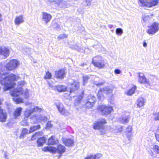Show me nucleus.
Returning a JSON list of instances; mask_svg holds the SVG:
<instances>
[{
	"label": "nucleus",
	"instance_id": "f257e3e1",
	"mask_svg": "<svg viewBox=\"0 0 159 159\" xmlns=\"http://www.w3.org/2000/svg\"><path fill=\"white\" fill-rule=\"evenodd\" d=\"M19 65V61L15 59L10 61L6 65V67L2 64H0V83L4 86V91L10 90L14 87L16 85L14 81L16 80L20 77L19 75L13 74L8 76H6L5 68L8 70H11L16 68Z\"/></svg>",
	"mask_w": 159,
	"mask_h": 159
},
{
	"label": "nucleus",
	"instance_id": "f03ea898",
	"mask_svg": "<svg viewBox=\"0 0 159 159\" xmlns=\"http://www.w3.org/2000/svg\"><path fill=\"white\" fill-rule=\"evenodd\" d=\"M25 84L24 81L19 82L17 88L11 92V95L13 97V99L16 103L23 102L22 99L18 97V96L23 93V90L21 87L23 86Z\"/></svg>",
	"mask_w": 159,
	"mask_h": 159
},
{
	"label": "nucleus",
	"instance_id": "7ed1b4c3",
	"mask_svg": "<svg viewBox=\"0 0 159 159\" xmlns=\"http://www.w3.org/2000/svg\"><path fill=\"white\" fill-rule=\"evenodd\" d=\"M71 86L70 87L69 89L70 91L68 92L69 93V95L70 96V97H75V96H72L71 95L72 93H75V92L78 90L80 87V83L76 81H74L72 84H70ZM75 102H74L75 105V106H77L80 103L81 100L82 98V96L80 95L78 97H75Z\"/></svg>",
	"mask_w": 159,
	"mask_h": 159
},
{
	"label": "nucleus",
	"instance_id": "20e7f679",
	"mask_svg": "<svg viewBox=\"0 0 159 159\" xmlns=\"http://www.w3.org/2000/svg\"><path fill=\"white\" fill-rule=\"evenodd\" d=\"M66 148L64 146L62 145L61 144H59L56 148L54 147H45L43 150L46 151H51L52 153H57L61 157V154L64 152L66 151Z\"/></svg>",
	"mask_w": 159,
	"mask_h": 159
},
{
	"label": "nucleus",
	"instance_id": "39448f33",
	"mask_svg": "<svg viewBox=\"0 0 159 159\" xmlns=\"http://www.w3.org/2000/svg\"><path fill=\"white\" fill-rule=\"evenodd\" d=\"M107 123L105 119L102 118L99 120L98 121L94 123L93 128L94 129H97L99 130L100 134L102 135L105 133L104 129V125Z\"/></svg>",
	"mask_w": 159,
	"mask_h": 159
},
{
	"label": "nucleus",
	"instance_id": "423d86ee",
	"mask_svg": "<svg viewBox=\"0 0 159 159\" xmlns=\"http://www.w3.org/2000/svg\"><path fill=\"white\" fill-rule=\"evenodd\" d=\"M92 60V63L96 67L102 68L105 66L106 63L104 60L99 56L93 57Z\"/></svg>",
	"mask_w": 159,
	"mask_h": 159
},
{
	"label": "nucleus",
	"instance_id": "0eeeda50",
	"mask_svg": "<svg viewBox=\"0 0 159 159\" xmlns=\"http://www.w3.org/2000/svg\"><path fill=\"white\" fill-rule=\"evenodd\" d=\"M111 89L107 87L100 88L97 94L98 99L100 101H102L104 99L103 94H108L111 92Z\"/></svg>",
	"mask_w": 159,
	"mask_h": 159
},
{
	"label": "nucleus",
	"instance_id": "6e6552de",
	"mask_svg": "<svg viewBox=\"0 0 159 159\" xmlns=\"http://www.w3.org/2000/svg\"><path fill=\"white\" fill-rule=\"evenodd\" d=\"M159 30V23L157 22H154L148 26L147 32L149 34L153 35L157 32Z\"/></svg>",
	"mask_w": 159,
	"mask_h": 159
},
{
	"label": "nucleus",
	"instance_id": "1a4fd4ad",
	"mask_svg": "<svg viewBox=\"0 0 159 159\" xmlns=\"http://www.w3.org/2000/svg\"><path fill=\"white\" fill-rule=\"evenodd\" d=\"M55 105L59 112L62 115L65 116H68L70 115L69 112L64 109L62 104L61 102L59 101L55 102Z\"/></svg>",
	"mask_w": 159,
	"mask_h": 159
},
{
	"label": "nucleus",
	"instance_id": "9d476101",
	"mask_svg": "<svg viewBox=\"0 0 159 159\" xmlns=\"http://www.w3.org/2000/svg\"><path fill=\"white\" fill-rule=\"evenodd\" d=\"M99 109L101 111L102 115H107L110 114L113 110L111 107H107L104 105L100 106Z\"/></svg>",
	"mask_w": 159,
	"mask_h": 159
},
{
	"label": "nucleus",
	"instance_id": "9b49d317",
	"mask_svg": "<svg viewBox=\"0 0 159 159\" xmlns=\"http://www.w3.org/2000/svg\"><path fill=\"white\" fill-rule=\"evenodd\" d=\"M159 2L158 0H153L151 2H145L142 0H140V6H147L148 7H151L152 6H155Z\"/></svg>",
	"mask_w": 159,
	"mask_h": 159
},
{
	"label": "nucleus",
	"instance_id": "f8f14e48",
	"mask_svg": "<svg viewBox=\"0 0 159 159\" xmlns=\"http://www.w3.org/2000/svg\"><path fill=\"white\" fill-rule=\"evenodd\" d=\"M42 111L41 108H39L38 107H35L32 109L27 108L25 112V115L26 117H29L32 113L34 112H40Z\"/></svg>",
	"mask_w": 159,
	"mask_h": 159
},
{
	"label": "nucleus",
	"instance_id": "ddd939ff",
	"mask_svg": "<svg viewBox=\"0 0 159 159\" xmlns=\"http://www.w3.org/2000/svg\"><path fill=\"white\" fill-rule=\"evenodd\" d=\"M138 77V81L141 84H149L148 80L147 79L143 73H139Z\"/></svg>",
	"mask_w": 159,
	"mask_h": 159
},
{
	"label": "nucleus",
	"instance_id": "4468645a",
	"mask_svg": "<svg viewBox=\"0 0 159 159\" xmlns=\"http://www.w3.org/2000/svg\"><path fill=\"white\" fill-rule=\"evenodd\" d=\"M62 140L63 143L66 146H72L74 145V141L72 139L62 138Z\"/></svg>",
	"mask_w": 159,
	"mask_h": 159
},
{
	"label": "nucleus",
	"instance_id": "2eb2a0df",
	"mask_svg": "<svg viewBox=\"0 0 159 159\" xmlns=\"http://www.w3.org/2000/svg\"><path fill=\"white\" fill-rule=\"evenodd\" d=\"M42 20L44 21L46 24H47L50 21L52 16L50 14L47 12H42Z\"/></svg>",
	"mask_w": 159,
	"mask_h": 159
},
{
	"label": "nucleus",
	"instance_id": "dca6fc26",
	"mask_svg": "<svg viewBox=\"0 0 159 159\" xmlns=\"http://www.w3.org/2000/svg\"><path fill=\"white\" fill-rule=\"evenodd\" d=\"M65 75V71L64 70H59L56 71L55 72V76L58 78L62 79Z\"/></svg>",
	"mask_w": 159,
	"mask_h": 159
},
{
	"label": "nucleus",
	"instance_id": "f3484780",
	"mask_svg": "<svg viewBox=\"0 0 159 159\" xmlns=\"http://www.w3.org/2000/svg\"><path fill=\"white\" fill-rule=\"evenodd\" d=\"M10 54V50L7 48H2L0 55L3 56L4 58L8 57Z\"/></svg>",
	"mask_w": 159,
	"mask_h": 159
},
{
	"label": "nucleus",
	"instance_id": "a211bd4d",
	"mask_svg": "<svg viewBox=\"0 0 159 159\" xmlns=\"http://www.w3.org/2000/svg\"><path fill=\"white\" fill-rule=\"evenodd\" d=\"M22 110V108L20 107H18L16 109L13 114L15 118H17L20 116Z\"/></svg>",
	"mask_w": 159,
	"mask_h": 159
},
{
	"label": "nucleus",
	"instance_id": "6ab92c4d",
	"mask_svg": "<svg viewBox=\"0 0 159 159\" xmlns=\"http://www.w3.org/2000/svg\"><path fill=\"white\" fill-rule=\"evenodd\" d=\"M24 21L23 15H20L16 16L15 20V23L16 25H18L20 23Z\"/></svg>",
	"mask_w": 159,
	"mask_h": 159
},
{
	"label": "nucleus",
	"instance_id": "aec40b11",
	"mask_svg": "<svg viewBox=\"0 0 159 159\" xmlns=\"http://www.w3.org/2000/svg\"><path fill=\"white\" fill-rule=\"evenodd\" d=\"M145 102L144 99L142 97H139L137 100L136 104L138 107H140L144 105Z\"/></svg>",
	"mask_w": 159,
	"mask_h": 159
},
{
	"label": "nucleus",
	"instance_id": "412c9836",
	"mask_svg": "<svg viewBox=\"0 0 159 159\" xmlns=\"http://www.w3.org/2000/svg\"><path fill=\"white\" fill-rule=\"evenodd\" d=\"M66 89V87L63 85H59L54 86V90H57L59 92L65 91Z\"/></svg>",
	"mask_w": 159,
	"mask_h": 159
},
{
	"label": "nucleus",
	"instance_id": "4be33fe9",
	"mask_svg": "<svg viewBox=\"0 0 159 159\" xmlns=\"http://www.w3.org/2000/svg\"><path fill=\"white\" fill-rule=\"evenodd\" d=\"M132 127L129 126L126 128V136L127 138L129 140H130L131 137L132 136Z\"/></svg>",
	"mask_w": 159,
	"mask_h": 159
},
{
	"label": "nucleus",
	"instance_id": "5701e85b",
	"mask_svg": "<svg viewBox=\"0 0 159 159\" xmlns=\"http://www.w3.org/2000/svg\"><path fill=\"white\" fill-rule=\"evenodd\" d=\"M58 142V140L54 136H52L48 139V143L50 145H54Z\"/></svg>",
	"mask_w": 159,
	"mask_h": 159
},
{
	"label": "nucleus",
	"instance_id": "b1692460",
	"mask_svg": "<svg viewBox=\"0 0 159 159\" xmlns=\"http://www.w3.org/2000/svg\"><path fill=\"white\" fill-rule=\"evenodd\" d=\"M102 157V154L98 153L94 156L93 155H90L85 158V159H99Z\"/></svg>",
	"mask_w": 159,
	"mask_h": 159
},
{
	"label": "nucleus",
	"instance_id": "393cba45",
	"mask_svg": "<svg viewBox=\"0 0 159 159\" xmlns=\"http://www.w3.org/2000/svg\"><path fill=\"white\" fill-rule=\"evenodd\" d=\"M46 142L45 138L44 137H42L39 138L37 141L38 144V147L42 146L43 145V143Z\"/></svg>",
	"mask_w": 159,
	"mask_h": 159
},
{
	"label": "nucleus",
	"instance_id": "a878e982",
	"mask_svg": "<svg viewBox=\"0 0 159 159\" xmlns=\"http://www.w3.org/2000/svg\"><path fill=\"white\" fill-rule=\"evenodd\" d=\"M129 117L127 115L125 116L121 117L119 119V121L122 123H128L129 120Z\"/></svg>",
	"mask_w": 159,
	"mask_h": 159
},
{
	"label": "nucleus",
	"instance_id": "bb28decb",
	"mask_svg": "<svg viewBox=\"0 0 159 159\" xmlns=\"http://www.w3.org/2000/svg\"><path fill=\"white\" fill-rule=\"evenodd\" d=\"M137 87L136 86L134 85L130 89H129L127 93V95L129 96L132 95L134 93L135 90L136 89Z\"/></svg>",
	"mask_w": 159,
	"mask_h": 159
},
{
	"label": "nucleus",
	"instance_id": "cd10ccee",
	"mask_svg": "<svg viewBox=\"0 0 159 159\" xmlns=\"http://www.w3.org/2000/svg\"><path fill=\"white\" fill-rule=\"evenodd\" d=\"M87 100V101L89 102H90L92 103H93L94 104L96 100V98L93 96H88Z\"/></svg>",
	"mask_w": 159,
	"mask_h": 159
},
{
	"label": "nucleus",
	"instance_id": "c85d7f7f",
	"mask_svg": "<svg viewBox=\"0 0 159 159\" xmlns=\"http://www.w3.org/2000/svg\"><path fill=\"white\" fill-rule=\"evenodd\" d=\"M153 16V14H151L149 15H144L143 16V20L144 22H147L149 21L151 18Z\"/></svg>",
	"mask_w": 159,
	"mask_h": 159
},
{
	"label": "nucleus",
	"instance_id": "c756f323",
	"mask_svg": "<svg viewBox=\"0 0 159 159\" xmlns=\"http://www.w3.org/2000/svg\"><path fill=\"white\" fill-rule=\"evenodd\" d=\"M43 132L40 131L36 132L32 136L31 140L33 141L36 139L39 135L41 136L43 134Z\"/></svg>",
	"mask_w": 159,
	"mask_h": 159
},
{
	"label": "nucleus",
	"instance_id": "7c9ffc66",
	"mask_svg": "<svg viewBox=\"0 0 159 159\" xmlns=\"http://www.w3.org/2000/svg\"><path fill=\"white\" fill-rule=\"evenodd\" d=\"M40 125H37L31 127L30 128L29 133H31L34 131L40 129Z\"/></svg>",
	"mask_w": 159,
	"mask_h": 159
},
{
	"label": "nucleus",
	"instance_id": "2f4dec72",
	"mask_svg": "<svg viewBox=\"0 0 159 159\" xmlns=\"http://www.w3.org/2000/svg\"><path fill=\"white\" fill-rule=\"evenodd\" d=\"M28 130L26 128H23L22 129V131L21 135L20 136V139H23L24 138V135L28 133Z\"/></svg>",
	"mask_w": 159,
	"mask_h": 159
},
{
	"label": "nucleus",
	"instance_id": "473e14b6",
	"mask_svg": "<svg viewBox=\"0 0 159 159\" xmlns=\"http://www.w3.org/2000/svg\"><path fill=\"white\" fill-rule=\"evenodd\" d=\"M66 2H64L63 1H61V0L56 5V7L58 6L61 8H65L66 7Z\"/></svg>",
	"mask_w": 159,
	"mask_h": 159
},
{
	"label": "nucleus",
	"instance_id": "72a5a7b5",
	"mask_svg": "<svg viewBox=\"0 0 159 159\" xmlns=\"http://www.w3.org/2000/svg\"><path fill=\"white\" fill-rule=\"evenodd\" d=\"M90 76L89 75H85L83 76V85H85L88 82Z\"/></svg>",
	"mask_w": 159,
	"mask_h": 159
},
{
	"label": "nucleus",
	"instance_id": "f704fd0d",
	"mask_svg": "<svg viewBox=\"0 0 159 159\" xmlns=\"http://www.w3.org/2000/svg\"><path fill=\"white\" fill-rule=\"evenodd\" d=\"M70 48L72 49H75L77 51H80V48L79 47L78 44L71 45L70 46Z\"/></svg>",
	"mask_w": 159,
	"mask_h": 159
},
{
	"label": "nucleus",
	"instance_id": "c9c22d12",
	"mask_svg": "<svg viewBox=\"0 0 159 159\" xmlns=\"http://www.w3.org/2000/svg\"><path fill=\"white\" fill-rule=\"evenodd\" d=\"M92 0H84L83 2V5L85 7L90 6Z\"/></svg>",
	"mask_w": 159,
	"mask_h": 159
},
{
	"label": "nucleus",
	"instance_id": "e433bc0d",
	"mask_svg": "<svg viewBox=\"0 0 159 159\" xmlns=\"http://www.w3.org/2000/svg\"><path fill=\"white\" fill-rule=\"evenodd\" d=\"M116 33L117 35H121L123 33V31L121 28H117L116 29Z\"/></svg>",
	"mask_w": 159,
	"mask_h": 159
},
{
	"label": "nucleus",
	"instance_id": "4c0bfd02",
	"mask_svg": "<svg viewBox=\"0 0 159 159\" xmlns=\"http://www.w3.org/2000/svg\"><path fill=\"white\" fill-rule=\"evenodd\" d=\"M52 76V74L51 73H50L49 71H48L46 73L44 77V78L45 79H50Z\"/></svg>",
	"mask_w": 159,
	"mask_h": 159
},
{
	"label": "nucleus",
	"instance_id": "58836bf2",
	"mask_svg": "<svg viewBox=\"0 0 159 159\" xmlns=\"http://www.w3.org/2000/svg\"><path fill=\"white\" fill-rule=\"evenodd\" d=\"M68 37V35L65 34H61L59 35L57 37V39H63L64 38H66Z\"/></svg>",
	"mask_w": 159,
	"mask_h": 159
},
{
	"label": "nucleus",
	"instance_id": "ea45409f",
	"mask_svg": "<svg viewBox=\"0 0 159 159\" xmlns=\"http://www.w3.org/2000/svg\"><path fill=\"white\" fill-rule=\"evenodd\" d=\"M153 151L157 153H159V146L157 145L153 146Z\"/></svg>",
	"mask_w": 159,
	"mask_h": 159
},
{
	"label": "nucleus",
	"instance_id": "a19ab883",
	"mask_svg": "<svg viewBox=\"0 0 159 159\" xmlns=\"http://www.w3.org/2000/svg\"><path fill=\"white\" fill-rule=\"evenodd\" d=\"M94 104L93 103L90 102H89L87 101L85 103V107L88 108H91Z\"/></svg>",
	"mask_w": 159,
	"mask_h": 159
},
{
	"label": "nucleus",
	"instance_id": "79ce46f5",
	"mask_svg": "<svg viewBox=\"0 0 159 159\" xmlns=\"http://www.w3.org/2000/svg\"><path fill=\"white\" fill-rule=\"evenodd\" d=\"M38 117L35 115H34L33 116H31L30 117V118L32 120H34L33 122L34 123L38 122H39V120L38 119Z\"/></svg>",
	"mask_w": 159,
	"mask_h": 159
},
{
	"label": "nucleus",
	"instance_id": "37998d69",
	"mask_svg": "<svg viewBox=\"0 0 159 159\" xmlns=\"http://www.w3.org/2000/svg\"><path fill=\"white\" fill-rule=\"evenodd\" d=\"M52 26L53 28L56 29L57 30L59 29V25L56 22L52 23Z\"/></svg>",
	"mask_w": 159,
	"mask_h": 159
},
{
	"label": "nucleus",
	"instance_id": "c03bdc74",
	"mask_svg": "<svg viewBox=\"0 0 159 159\" xmlns=\"http://www.w3.org/2000/svg\"><path fill=\"white\" fill-rule=\"evenodd\" d=\"M154 119L156 120H159V112H155L154 113Z\"/></svg>",
	"mask_w": 159,
	"mask_h": 159
},
{
	"label": "nucleus",
	"instance_id": "a18cd8bd",
	"mask_svg": "<svg viewBox=\"0 0 159 159\" xmlns=\"http://www.w3.org/2000/svg\"><path fill=\"white\" fill-rule=\"evenodd\" d=\"M156 138L157 140L159 142V126L157 128V129L156 134Z\"/></svg>",
	"mask_w": 159,
	"mask_h": 159
},
{
	"label": "nucleus",
	"instance_id": "49530a36",
	"mask_svg": "<svg viewBox=\"0 0 159 159\" xmlns=\"http://www.w3.org/2000/svg\"><path fill=\"white\" fill-rule=\"evenodd\" d=\"M60 0H49L50 2H52V4L55 5H57V4L59 2Z\"/></svg>",
	"mask_w": 159,
	"mask_h": 159
},
{
	"label": "nucleus",
	"instance_id": "de8ad7c7",
	"mask_svg": "<svg viewBox=\"0 0 159 159\" xmlns=\"http://www.w3.org/2000/svg\"><path fill=\"white\" fill-rule=\"evenodd\" d=\"M52 126V125L51 124V121H48L47 124L46 128L48 129H49Z\"/></svg>",
	"mask_w": 159,
	"mask_h": 159
},
{
	"label": "nucleus",
	"instance_id": "09e8293b",
	"mask_svg": "<svg viewBox=\"0 0 159 159\" xmlns=\"http://www.w3.org/2000/svg\"><path fill=\"white\" fill-rule=\"evenodd\" d=\"M21 124L23 125H29L28 123L26 120H22L21 122Z\"/></svg>",
	"mask_w": 159,
	"mask_h": 159
},
{
	"label": "nucleus",
	"instance_id": "8fccbe9b",
	"mask_svg": "<svg viewBox=\"0 0 159 159\" xmlns=\"http://www.w3.org/2000/svg\"><path fill=\"white\" fill-rule=\"evenodd\" d=\"M104 82H101L99 83H97L96 82H94V84L95 85H96L97 86H99L100 85H102L104 84Z\"/></svg>",
	"mask_w": 159,
	"mask_h": 159
},
{
	"label": "nucleus",
	"instance_id": "3c124183",
	"mask_svg": "<svg viewBox=\"0 0 159 159\" xmlns=\"http://www.w3.org/2000/svg\"><path fill=\"white\" fill-rule=\"evenodd\" d=\"M114 73L116 74H120L121 73V71L119 69H116L115 70Z\"/></svg>",
	"mask_w": 159,
	"mask_h": 159
},
{
	"label": "nucleus",
	"instance_id": "603ef678",
	"mask_svg": "<svg viewBox=\"0 0 159 159\" xmlns=\"http://www.w3.org/2000/svg\"><path fill=\"white\" fill-rule=\"evenodd\" d=\"M143 46L144 47H146L147 46V43L144 40L143 42Z\"/></svg>",
	"mask_w": 159,
	"mask_h": 159
},
{
	"label": "nucleus",
	"instance_id": "864d4df0",
	"mask_svg": "<svg viewBox=\"0 0 159 159\" xmlns=\"http://www.w3.org/2000/svg\"><path fill=\"white\" fill-rule=\"evenodd\" d=\"M48 84L50 87L52 88L53 89H54V86H53L49 82H48Z\"/></svg>",
	"mask_w": 159,
	"mask_h": 159
},
{
	"label": "nucleus",
	"instance_id": "5fc2aeb1",
	"mask_svg": "<svg viewBox=\"0 0 159 159\" xmlns=\"http://www.w3.org/2000/svg\"><path fill=\"white\" fill-rule=\"evenodd\" d=\"M113 25H108V27L110 28H111L113 27Z\"/></svg>",
	"mask_w": 159,
	"mask_h": 159
},
{
	"label": "nucleus",
	"instance_id": "6e6d98bb",
	"mask_svg": "<svg viewBox=\"0 0 159 159\" xmlns=\"http://www.w3.org/2000/svg\"><path fill=\"white\" fill-rule=\"evenodd\" d=\"M2 20V15L1 13H0V21H1Z\"/></svg>",
	"mask_w": 159,
	"mask_h": 159
},
{
	"label": "nucleus",
	"instance_id": "4d7b16f0",
	"mask_svg": "<svg viewBox=\"0 0 159 159\" xmlns=\"http://www.w3.org/2000/svg\"><path fill=\"white\" fill-rule=\"evenodd\" d=\"M25 98H28V95H27L26 96Z\"/></svg>",
	"mask_w": 159,
	"mask_h": 159
},
{
	"label": "nucleus",
	"instance_id": "13d9d810",
	"mask_svg": "<svg viewBox=\"0 0 159 159\" xmlns=\"http://www.w3.org/2000/svg\"><path fill=\"white\" fill-rule=\"evenodd\" d=\"M40 120H43V119H42V118H40Z\"/></svg>",
	"mask_w": 159,
	"mask_h": 159
},
{
	"label": "nucleus",
	"instance_id": "bf43d9fd",
	"mask_svg": "<svg viewBox=\"0 0 159 159\" xmlns=\"http://www.w3.org/2000/svg\"><path fill=\"white\" fill-rule=\"evenodd\" d=\"M7 156L6 155H5V158L6 159H7Z\"/></svg>",
	"mask_w": 159,
	"mask_h": 159
},
{
	"label": "nucleus",
	"instance_id": "052dcab7",
	"mask_svg": "<svg viewBox=\"0 0 159 159\" xmlns=\"http://www.w3.org/2000/svg\"><path fill=\"white\" fill-rule=\"evenodd\" d=\"M111 31L112 32H113V31H114V30H111Z\"/></svg>",
	"mask_w": 159,
	"mask_h": 159
}]
</instances>
